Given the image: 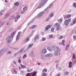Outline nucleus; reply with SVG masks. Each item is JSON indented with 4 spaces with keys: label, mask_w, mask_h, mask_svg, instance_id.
<instances>
[{
    "label": "nucleus",
    "mask_w": 76,
    "mask_h": 76,
    "mask_svg": "<svg viewBox=\"0 0 76 76\" xmlns=\"http://www.w3.org/2000/svg\"><path fill=\"white\" fill-rule=\"evenodd\" d=\"M7 39H7H8L7 41V42L8 44H10V43L11 42V40H10V39Z\"/></svg>",
    "instance_id": "obj_30"
},
{
    "label": "nucleus",
    "mask_w": 76,
    "mask_h": 76,
    "mask_svg": "<svg viewBox=\"0 0 76 76\" xmlns=\"http://www.w3.org/2000/svg\"><path fill=\"white\" fill-rule=\"evenodd\" d=\"M13 28L12 27L10 28V29L8 30V32H10L11 31H13Z\"/></svg>",
    "instance_id": "obj_20"
},
{
    "label": "nucleus",
    "mask_w": 76,
    "mask_h": 76,
    "mask_svg": "<svg viewBox=\"0 0 76 76\" xmlns=\"http://www.w3.org/2000/svg\"><path fill=\"white\" fill-rule=\"evenodd\" d=\"M15 16L14 15H12L9 18V20H12V19H15Z\"/></svg>",
    "instance_id": "obj_23"
},
{
    "label": "nucleus",
    "mask_w": 76,
    "mask_h": 76,
    "mask_svg": "<svg viewBox=\"0 0 76 76\" xmlns=\"http://www.w3.org/2000/svg\"><path fill=\"white\" fill-rule=\"evenodd\" d=\"M50 17H48V18L46 20V21H48V20H50Z\"/></svg>",
    "instance_id": "obj_52"
},
{
    "label": "nucleus",
    "mask_w": 76,
    "mask_h": 76,
    "mask_svg": "<svg viewBox=\"0 0 76 76\" xmlns=\"http://www.w3.org/2000/svg\"><path fill=\"white\" fill-rule=\"evenodd\" d=\"M54 28H51V31L52 32H53L54 31Z\"/></svg>",
    "instance_id": "obj_45"
},
{
    "label": "nucleus",
    "mask_w": 76,
    "mask_h": 76,
    "mask_svg": "<svg viewBox=\"0 0 76 76\" xmlns=\"http://www.w3.org/2000/svg\"><path fill=\"white\" fill-rule=\"evenodd\" d=\"M56 50H55L53 53V55L55 56H57L58 55V53L60 51V49L58 47L56 48Z\"/></svg>",
    "instance_id": "obj_1"
},
{
    "label": "nucleus",
    "mask_w": 76,
    "mask_h": 76,
    "mask_svg": "<svg viewBox=\"0 0 76 76\" xmlns=\"http://www.w3.org/2000/svg\"><path fill=\"white\" fill-rule=\"evenodd\" d=\"M50 27H51V26L48 25L47 26L45 27V30H48L49 28H50Z\"/></svg>",
    "instance_id": "obj_17"
},
{
    "label": "nucleus",
    "mask_w": 76,
    "mask_h": 76,
    "mask_svg": "<svg viewBox=\"0 0 76 76\" xmlns=\"http://www.w3.org/2000/svg\"><path fill=\"white\" fill-rule=\"evenodd\" d=\"M56 69H57V68H58V65L57 64L56 65Z\"/></svg>",
    "instance_id": "obj_57"
},
{
    "label": "nucleus",
    "mask_w": 76,
    "mask_h": 76,
    "mask_svg": "<svg viewBox=\"0 0 76 76\" xmlns=\"http://www.w3.org/2000/svg\"><path fill=\"white\" fill-rule=\"evenodd\" d=\"M27 71L28 72H31L32 71V69H31L30 70L27 69Z\"/></svg>",
    "instance_id": "obj_39"
},
{
    "label": "nucleus",
    "mask_w": 76,
    "mask_h": 76,
    "mask_svg": "<svg viewBox=\"0 0 76 76\" xmlns=\"http://www.w3.org/2000/svg\"><path fill=\"white\" fill-rule=\"evenodd\" d=\"M4 10H2L0 12V13L1 15H2V14H3V13H4Z\"/></svg>",
    "instance_id": "obj_42"
},
{
    "label": "nucleus",
    "mask_w": 76,
    "mask_h": 76,
    "mask_svg": "<svg viewBox=\"0 0 76 76\" xmlns=\"http://www.w3.org/2000/svg\"><path fill=\"white\" fill-rule=\"evenodd\" d=\"M55 27L56 28V31L60 30V24L58 23H56L54 25Z\"/></svg>",
    "instance_id": "obj_3"
},
{
    "label": "nucleus",
    "mask_w": 76,
    "mask_h": 76,
    "mask_svg": "<svg viewBox=\"0 0 76 76\" xmlns=\"http://www.w3.org/2000/svg\"><path fill=\"white\" fill-rule=\"evenodd\" d=\"M64 75H65V76H66V75H69V72H65L64 73Z\"/></svg>",
    "instance_id": "obj_33"
},
{
    "label": "nucleus",
    "mask_w": 76,
    "mask_h": 76,
    "mask_svg": "<svg viewBox=\"0 0 76 76\" xmlns=\"http://www.w3.org/2000/svg\"><path fill=\"white\" fill-rule=\"evenodd\" d=\"M39 35L38 34L36 35L34 37V41H37V40L39 39Z\"/></svg>",
    "instance_id": "obj_10"
},
{
    "label": "nucleus",
    "mask_w": 76,
    "mask_h": 76,
    "mask_svg": "<svg viewBox=\"0 0 76 76\" xmlns=\"http://www.w3.org/2000/svg\"><path fill=\"white\" fill-rule=\"evenodd\" d=\"M47 49L49 51H53V49H51L50 47H48Z\"/></svg>",
    "instance_id": "obj_25"
},
{
    "label": "nucleus",
    "mask_w": 76,
    "mask_h": 76,
    "mask_svg": "<svg viewBox=\"0 0 76 76\" xmlns=\"http://www.w3.org/2000/svg\"><path fill=\"white\" fill-rule=\"evenodd\" d=\"M9 16V13H7L6 14L5 16V19H7V18Z\"/></svg>",
    "instance_id": "obj_19"
},
{
    "label": "nucleus",
    "mask_w": 76,
    "mask_h": 76,
    "mask_svg": "<svg viewBox=\"0 0 76 76\" xmlns=\"http://www.w3.org/2000/svg\"><path fill=\"white\" fill-rule=\"evenodd\" d=\"M44 12L42 11L41 12L39 15H38L37 16V18H41L42 16V15H44Z\"/></svg>",
    "instance_id": "obj_5"
},
{
    "label": "nucleus",
    "mask_w": 76,
    "mask_h": 76,
    "mask_svg": "<svg viewBox=\"0 0 76 76\" xmlns=\"http://www.w3.org/2000/svg\"><path fill=\"white\" fill-rule=\"evenodd\" d=\"M14 6H18L19 5V2H16L14 4Z\"/></svg>",
    "instance_id": "obj_22"
},
{
    "label": "nucleus",
    "mask_w": 76,
    "mask_h": 76,
    "mask_svg": "<svg viewBox=\"0 0 76 76\" xmlns=\"http://www.w3.org/2000/svg\"><path fill=\"white\" fill-rule=\"evenodd\" d=\"M22 51H23V49H21L19 51V53H22Z\"/></svg>",
    "instance_id": "obj_44"
},
{
    "label": "nucleus",
    "mask_w": 76,
    "mask_h": 76,
    "mask_svg": "<svg viewBox=\"0 0 76 76\" xmlns=\"http://www.w3.org/2000/svg\"><path fill=\"white\" fill-rule=\"evenodd\" d=\"M21 73L23 74L24 73V72H23V71H21Z\"/></svg>",
    "instance_id": "obj_60"
},
{
    "label": "nucleus",
    "mask_w": 76,
    "mask_h": 76,
    "mask_svg": "<svg viewBox=\"0 0 76 76\" xmlns=\"http://www.w3.org/2000/svg\"><path fill=\"white\" fill-rule=\"evenodd\" d=\"M71 22V18H69L68 20H65L64 24L66 26L69 25V22Z\"/></svg>",
    "instance_id": "obj_2"
},
{
    "label": "nucleus",
    "mask_w": 76,
    "mask_h": 76,
    "mask_svg": "<svg viewBox=\"0 0 76 76\" xmlns=\"http://www.w3.org/2000/svg\"><path fill=\"white\" fill-rule=\"evenodd\" d=\"M34 45V43H32L31 44H29L28 46V48H27V50H28L29 48H32V46Z\"/></svg>",
    "instance_id": "obj_12"
},
{
    "label": "nucleus",
    "mask_w": 76,
    "mask_h": 76,
    "mask_svg": "<svg viewBox=\"0 0 76 76\" xmlns=\"http://www.w3.org/2000/svg\"><path fill=\"white\" fill-rule=\"evenodd\" d=\"M41 3L42 4H41L39 7H38L37 8V9H39V8H41V7H42V6H44V4H45V1H42V2H41Z\"/></svg>",
    "instance_id": "obj_7"
},
{
    "label": "nucleus",
    "mask_w": 76,
    "mask_h": 76,
    "mask_svg": "<svg viewBox=\"0 0 76 76\" xmlns=\"http://www.w3.org/2000/svg\"><path fill=\"white\" fill-rule=\"evenodd\" d=\"M58 21L59 23H61L63 22V19L61 18L59 19L58 20Z\"/></svg>",
    "instance_id": "obj_18"
},
{
    "label": "nucleus",
    "mask_w": 76,
    "mask_h": 76,
    "mask_svg": "<svg viewBox=\"0 0 76 76\" xmlns=\"http://www.w3.org/2000/svg\"><path fill=\"white\" fill-rule=\"evenodd\" d=\"M74 61L73 63L74 64V63H75L76 62V60H75V61H74Z\"/></svg>",
    "instance_id": "obj_62"
},
{
    "label": "nucleus",
    "mask_w": 76,
    "mask_h": 76,
    "mask_svg": "<svg viewBox=\"0 0 76 76\" xmlns=\"http://www.w3.org/2000/svg\"><path fill=\"white\" fill-rule=\"evenodd\" d=\"M72 66H73V64L72 63V61H70L69 63V64L68 66L69 68H71V67H72Z\"/></svg>",
    "instance_id": "obj_14"
},
{
    "label": "nucleus",
    "mask_w": 76,
    "mask_h": 76,
    "mask_svg": "<svg viewBox=\"0 0 76 76\" xmlns=\"http://www.w3.org/2000/svg\"><path fill=\"white\" fill-rule=\"evenodd\" d=\"M7 2H8V1H7V0H5V3H7Z\"/></svg>",
    "instance_id": "obj_64"
},
{
    "label": "nucleus",
    "mask_w": 76,
    "mask_h": 76,
    "mask_svg": "<svg viewBox=\"0 0 76 76\" xmlns=\"http://www.w3.org/2000/svg\"><path fill=\"white\" fill-rule=\"evenodd\" d=\"M72 57L73 59H72V62L73 63V62H74V61L75 60V59H75V58H76V56H75V54L74 53L72 55Z\"/></svg>",
    "instance_id": "obj_15"
},
{
    "label": "nucleus",
    "mask_w": 76,
    "mask_h": 76,
    "mask_svg": "<svg viewBox=\"0 0 76 76\" xmlns=\"http://www.w3.org/2000/svg\"><path fill=\"white\" fill-rule=\"evenodd\" d=\"M29 40V37L27 38L26 37L25 39H24L23 41V42H24V43H26V42H28V41Z\"/></svg>",
    "instance_id": "obj_11"
},
{
    "label": "nucleus",
    "mask_w": 76,
    "mask_h": 76,
    "mask_svg": "<svg viewBox=\"0 0 76 76\" xmlns=\"http://www.w3.org/2000/svg\"><path fill=\"white\" fill-rule=\"evenodd\" d=\"M71 15L70 14H68L66 16V18H70V17L71 16Z\"/></svg>",
    "instance_id": "obj_29"
},
{
    "label": "nucleus",
    "mask_w": 76,
    "mask_h": 76,
    "mask_svg": "<svg viewBox=\"0 0 76 76\" xmlns=\"http://www.w3.org/2000/svg\"><path fill=\"white\" fill-rule=\"evenodd\" d=\"M49 37L50 38H53V34L49 35Z\"/></svg>",
    "instance_id": "obj_36"
},
{
    "label": "nucleus",
    "mask_w": 76,
    "mask_h": 76,
    "mask_svg": "<svg viewBox=\"0 0 76 76\" xmlns=\"http://www.w3.org/2000/svg\"><path fill=\"white\" fill-rule=\"evenodd\" d=\"M56 76H60V74L58 73L57 75H56Z\"/></svg>",
    "instance_id": "obj_61"
},
{
    "label": "nucleus",
    "mask_w": 76,
    "mask_h": 76,
    "mask_svg": "<svg viewBox=\"0 0 76 76\" xmlns=\"http://www.w3.org/2000/svg\"><path fill=\"white\" fill-rule=\"evenodd\" d=\"M53 56V54L51 53H49L45 55V57H51Z\"/></svg>",
    "instance_id": "obj_9"
},
{
    "label": "nucleus",
    "mask_w": 76,
    "mask_h": 76,
    "mask_svg": "<svg viewBox=\"0 0 76 76\" xmlns=\"http://www.w3.org/2000/svg\"><path fill=\"white\" fill-rule=\"evenodd\" d=\"M26 9H27V7H25L24 8H23V10L24 11H25V10H26Z\"/></svg>",
    "instance_id": "obj_43"
},
{
    "label": "nucleus",
    "mask_w": 76,
    "mask_h": 76,
    "mask_svg": "<svg viewBox=\"0 0 76 76\" xmlns=\"http://www.w3.org/2000/svg\"><path fill=\"white\" fill-rule=\"evenodd\" d=\"M69 44H68L66 45V46L65 49V51H67V50H68V48H69Z\"/></svg>",
    "instance_id": "obj_21"
},
{
    "label": "nucleus",
    "mask_w": 76,
    "mask_h": 76,
    "mask_svg": "<svg viewBox=\"0 0 76 76\" xmlns=\"http://www.w3.org/2000/svg\"><path fill=\"white\" fill-rule=\"evenodd\" d=\"M64 42H65V41H64V40H62V45L64 46L65 45V44H64Z\"/></svg>",
    "instance_id": "obj_27"
},
{
    "label": "nucleus",
    "mask_w": 76,
    "mask_h": 76,
    "mask_svg": "<svg viewBox=\"0 0 76 76\" xmlns=\"http://www.w3.org/2000/svg\"><path fill=\"white\" fill-rule=\"evenodd\" d=\"M31 74L29 73H27L26 75V76H31Z\"/></svg>",
    "instance_id": "obj_46"
},
{
    "label": "nucleus",
    "mask_w": 76,
    "mask_h": 76,
    "mask_svg": "<svg viewBox=\"0 0 76 76\" xmlns=\"http://www.w3.org/2000/svg\"><path fill=\"white\" fill-rule=\"evenodd\" d=\"M18 61L19 63H20V62H21V59H19L18 60Z\"/></svg>",
    "instance_id": "obj_49"
},
{
    "label": "nucleus",
    "mask_w": 76,
    "mask_h": 76,
    "mask_svg": "<svg viewBox=\"0 0 76 76\" xmlns=\"http://www.w3.org/2000/svg\"><path fill=\"white\" fill-rule=\"evenodd\" d=\"M45 39H46L45 38H42V41H45Z\"/></svg>",
    "instance_id": "obj_48"
},
{
    "label": "nucleus",
    "mask_w": 76,
    "mask_h": 76,
    "mask_svg": "<svg viewBox=\"0 0 76 76\" xmlns=\"http://www.w3.org/2000/svg\"><path fill=\"white\" fill-rule=\"evenodd\" d=\"M76 19H75V20H74L73 23H71V26H73V25H74V24H75L76 23V22H75V20H76Z\"/></svg>",
    "instance_id": "obj_24"
},
{
    "label": "nucleus",
    "mask_w": 76,
    "mask_h": 76,
    "mask_svg": "<svg viewBox=\"0 0 76 76\" xmlns=\"http://www.w3.org/2000/svg\"><path fill=\"white\" fill-rule=\"evenodd\" d=\"M45 72H47V69H44L42 71V73H44Z\"/></svg>",
    "instance_id": "obj_31"
},
{
    "label": "nucleus",
    "mask_w": 76,
    "mask_h": 76,
    "mask_svg": "<svg viewBox=\"0 0 76 76\" xmlns=\"http://www.w3.org/2000/svg\"><path fill=\"white\" fill-rule=\"evenodd\" d=\"M42 76H47V75L45 73H43L42 75Z\"/></svg>",
    "instance_id": "obj_47"
},
{
    "label": "nucleus",
    "mask_w": 76,
    "mask_h": 76,
    "mask_svg": "<svg viewBox=\"0 0 76 76\" xmlns=\"http://www.w3.org/2000/svg\"><path fill=\"white\" fill-rule=\"evenodd\" d=\"M22 33L21 32H20L18 33V34L16 37V40H18L20 37V34Z\"/></svg>",
    "instance_id": "obj_13"
},
{
    "label": "nucleus",
    "mask_w": 76,
    "mask_h": 76,
    "mask_svg": "<svg viewBox=\"0 0 76 76\" xmlns=\"http://www.w3.org/2000/svg\"><path fill=\"white\" fill-rule=\"evenodd\" d=\"M31 22H29L28 24L27 25L28 26L30 24H31Z\"/></svg>",
    "instance_id": "obj_59"
},
{
    "label": "nucleus",
    "mask_w": 76,
    "mask_h": 76,
    "mask_svg": "<svg viewBox=\"0 0 76 76\" xmlns=\"http://www.w3.org/2000/svg\"><path fill=\"white\" fill-rule=\"evenodd\" d=\"M36 27H37V26L36 25H34L32 26L31 28L34 29V28H36Z\"/></svg>",
    "instance_id": "obj_32"
},
{
    "label": "nucleus",
    "mask_w": 76,
    "mask_h": 76,
    "mask_svg": "<svg viewBox=\"0 0 76 76\" xmlns=\"http://www.w3.org/2000/svg\"><path fill=\"white\" fill-rule=\"evenodd\" d=\"M54 15V14L52 12L50 14V17H53Z\"/></svg>",
    "instance_id": "obj_34"
},
{
    "label": "nucleus",
    "mask_w": 76,
    "mask_h": 76,
    "mask_svg": "<svg viewBox=\"0 0 76 76\" xmlns=\"http://www.w3.org/2000/svg\"><path fill=\"white\" fill-rule=\"evenodd\" d=\"M26 57V54H24L23 57V58L24 59V58H25Z\"/></svg>",
    "instance_id": "obj_41"
},
{
    "label": "nucleus",
    "mask_w": 76,
    "mask_h": 76,
    "mask_svg": "<svg viewBox=\"0 0 76 76\" xmlns=\"http://www.w3.org/2000/svg\"><path fill=\"white\" fill-rule=\"evenodd\" d=\"M15 31L12 32L10 36H9L7 38V39H13V37H14V36L15 35Z\"/></svg>",
    "instance_id": "obj_4"
},
{
    "label": "nucleus",
    "mask_w": 76,
    "mask_h": 76,
    "mask_svg": "<svg viewBox=\"0 0 76 76\" xmlns=\"http://www.w3.org/2000/svg\"><path fill=\"white\" fill-rule=\"evenodd\" d=\"M55 63H58V61L56 60L55 61Z\"/></svg>",
    "instance_id": "obj_53"
},
{
    "label": "nucleus",
    "mask_w": 76,
    "mask_h": 76,
    "mask_svg": "<svg viewBox=\"0 0 76 76\" xmlns=\"http://www.w3.org/2000/svg\"><path fill=\"white\" fill-rule=\"evenodd\" d=\"M14 72L15 74H17V72H16V71H15V69H14Z\"/></svg>",
    "instance_id": "obj_55"
},
{
    "label": "nucleus",
    "mask_w": 76,
    "mask_h": 76,
    "mask_svg": "<svg viewBox=\"0 0 76 76\" xmlns=\"http://www.w3.org/2000/svg\"><path fill=\"white\" fill-rule=\"evenodd\" d=\"M21 66L22 68H26V66H25V65H21Z\"/></svg>",
    "instance_id": "obj_37"
},
{
    "label": "nucleus",
    "mask_w": 76,
    "mask_h": 76,
    "mask_svg": "<svg viewBox=\"0 0 76 76\" xmlns=\"http://www.w3.org/2000/svg\"><path fill=\"white\" fill-rule=\"evenodd\" d=\"M53 49H55V48H56V46H53Z\"/></svg>",
    "instance_id": "obj_56"
},
{
    "label": "nucleus",
    "mask_w": 76,
    "mask_h": 76,
    "mask_svg": "<svg viewBox=\"0 0 76 76\" xmlns=\"http://www.w3.org/2000/svg\"><path fill=\"white\" fill-rule=\"evenodd\" d=\"M5 23V21H4L3 22H0V26H2L4 25V23Z\"/></svg>",
    "instance_id": "obj_26"
},
{
    "label": "nucleus",
    "mask_w": 76,
    "mask_h": 76,
    "mask_svg": "<svg viewBox=\"0 0 76 76\" xmlns=\"http://www.w3.org/2000/svg\"><path fill=\"white\" fill-rule=\"evenodd\" d=\"M20 15H17L16 17L14 18V19H15V20H14L15 22H16L18 21V19L19 18H20Z\"/></svg>",
    "instance_id": "obj_8"
},
{
    "label": "nucleus",
    "mask_w": 76,
    "mask_h": 76,
    "mask_svg": "<svg viewBox=\"0 0 76 76\" xmlns=\"http://www.w3.org/2000/svg\"><path fill=\"white\" fill-rule=\"evenodd\" d=\"M41 51L42 53L44 54L47 53V50L46 49H42Z\"/></svg>",
    "instance_id": "obj_16"
},
{
    "label": "nucleus",
    "mask_w": 76,
    "mask_h": 76,
    "mask_svg": "<svg viewBox=\"0 0 76 76\" xmlns=\"http://www.w3.org/2000/svg\"><path fill=\"white\" fill-rule=\"evenodd\" d=\"M6 51V49H3L0 50V57L3 54V53H4Z\"/></svg>",
    "instance_id": "obj_6"
},
{
    "label": "nucleus",
    "mask_w": 76,
    "mask_h": 76,
    "mask_svg": "<svg viewBox=\"0 0 76 76\" xmlns=\"http://www.w3.org/2000/svg\"><path fill=\"white\" fill-rule=\"evenodd\" d=\"M72 6L76 8V3L74 2L73 3Z\"/></svg>",
    "instance_id": "obj_28"
},
{
    "label": "nucleus",
    "mask_w": 76,
    "mask_h": 76,
    "mask_svg": "<svg viewBox=\"0 0 76 76\" xmlns=\"http://www.w3.org/2000/svg\"><path fill=\"white\" fill-rule=\"evenodd\" d=\"M63 38V36L61 35L58 38V39H61L62 38Z\"/></svg>",
    "instance_id": "obj_35"
},
{
    "label": "nucleus",
    "mask_w": 76,
    "mask_h": 76,
    "mask_svg": "<svg viewBox=\"0 0 76 76\" xmlns=\"http://www.w3.org/2000/svg\"><path fill=\"white\" fill-rule=\"evenodd\" d=\"M53 4H50L49 6V8H51V7H53Z\"/></svg>",
    "instance_id": "obj_40"
},
{
    "label": "nucleus",
    "mask_w": 76,
    "mask_h": 76,
    "mask_svg": "<svg viewBox=\"0 0 76 76\" xmlns=\"http://www.w3.org/2000/svg\"><path fill=\"white\" fill-rule=\"evenodd\" d=\"M8 54H11V53H12V52L10 51H8Z\"/></svg>",
    "instance_id": "obj_54"
},
{
    "label": "nucleus",
    "mask_w": 76,
    "mask_h": 76,
    "mask_svg": "<svg viewBox=\"0 0 76 76\" xmlns=\"http://www.w3.org/2000/svg\"><path fill=\"white\" fill-rule=\"evenodd\" d=\"M34 32H35V31H32V34H34Z\"/></svg>",
    "instance_id": "obj_63"
},
{
    "label": "nucleus",
    "mask_w": 76,
    "mask_h": 76,
    "mask_svg": "<svg viewBox=\"0 0 76 76\" xmlns=\"http://www.w3.org/2000/svg\"><path fill=\"white\" fill-rule=\"evenodd\" d=\"M36 74H37V72H34L33 75H32V76H35L36 75Z\"/></svg>",
    "instance_id": "obj_38"
},
{
    "label": "nucleus",
    "mask_w": 76,
    "mask_h": 76,
    "mask_svg": "<svg viewBox=\"0 0 76 76\" xmlns=\"http://www.w3.org/2000/svg\"><path fill=\"white\" fill-rule=\"evenodd\" d=\"M34 52L33 51H31V56H33V55H34Z\"/></svg>",
    "instance_id": "obj_50"
},
{
    "label": "nucleus",
    "mask_w": 76,
    "mask_h": 76,
    "mask_svg": "<svg viewBox=\"0 0 76 76\" xmlns=\"http://www.w3.org/2000/svg\"><path fill=\"white\" fill-rule=\"evenodd\" d=\"M47 0H42L41 1V2L43 1V2H44V1H45V3L46 2V1H47Z\"/></svg>",
    "instance_id": "obj_51"
},
{
    "label": "nucleus",
    "mask_w": 76,
    "mask_h": 76,
    "mask_svg": "<svg viewBox=\"0 0 76 76\" xmlns=\"http://www.w3.org/2000/svg\"><path fill=\"white\" fill-rule=\"evenodd\" d=\"M21 28V26H19L18 28V29H20V28Z\"/></svg>",
    "instance_id": "obj_58"
}]
</instances>
